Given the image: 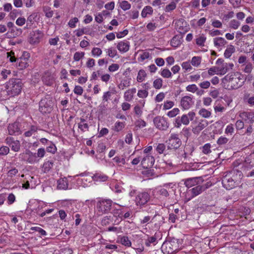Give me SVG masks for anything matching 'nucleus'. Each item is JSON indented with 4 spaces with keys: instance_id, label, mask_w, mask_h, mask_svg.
Segmentation results:
<instances>
[{
    "instance_id": "obj_1",
    "label": "nucleus",
    "mask_w": 254,
    "mask_h": 254,
    "mask_svg": "<svg viewBox=\"0 0 254 254\" xmlns=\"http://www.w3.org/2000/svg\"><path fill=\"white\" fill-rule=\"evenodd\" d=\"M222 178L223 187L226 190H230L238 186L243 178V175L241 171L233 170L225 172Z\"/></svg>"
},
{
    "instance_id": "obj_2",
    "label": "nucleus",
    "mask_w": 254,
    "mask_h": 254,
    "mask_svg": "<svg viewBox=\"0 0 254 254\" xmlns=\"http://www.w3.org/2000/svg\"><path fill=\"white\" fill-rule=\"evenodd\" d=\"M22 86V83L20 79L12 78L7 82L5 88L8 95L13 97L21 92Z\"/></svg>"
},
{
    "instance_id": "obj_3",
    "label": "nucleus",
    "mask_w": 254,
    "mask_h": 254,
    "mask_svg": "<svg viewBox=\"0 0 254 254\" xmlns=\"http://www.w3.org/2000/svg\"><path fill=\"white\" fill-rule=\"evenodd\" d=\"M39 111L43 114L50 113L53 108L54 100L49 95H47L39 102Z\"/></svg>"
},
{
    "instance_id": "obj_4",
    "label": "nucleus",
    "mask_w": 254,
    "mask_h": 254,
    "mask_svg": "<svg viewBox=\"0 0 254 254\" xmlns=\"http://www.w3.org/2000/svg\"><path fill=\"white\" fill-rule=\"evenodd\" d=\"M182 239L172 238L170 240L164 243L163 247H166L168 254H173L182 248Z\"/></svg>"
},
{
    "instance_id": "obj_5",
    "label": "nucleus",
    "mask_w": 254,
    "mask_h": 254,
    "mask_svg": "<svg viewBox=\"0 0 254 254\" xmlns=\"http://www.w3.org/2000/svg\"><path fill=\"white\" fill-rule=\"evenodd\" d=\"M113 201L111 199H102L98 201L97 209L102 214L108 213L112 208Z\"/></svg>"
},
{
    "instance_id": "obj_6",
    "label": "nucleus",
    "mask_w": 254,
    "mask_h": 254,
    "mask_svg": "<svg viewBox=\"0 0 254 254\" xmlns=\"http://www.w3.org/2000/svg\"><path fill=\"white\" fill-rule=\"evenodd\" d=\"M150 195L147 192H138L136 195L135 202L137 206L142 207L144 206L150 200Z\"/></svg>"
},
{
    "instance_id": "obj_7",
    "label": "nucleus",
    "mask_w": 254,
    "mask_h": 254,
    "mask_svg": "<svg viewBox=\"0 0 254 254\" xmlns=\"http://www.w3.org/2000/svg\"><path fill=\"white\" fill-rule=\"evenodd\" d=\"M153 123L156 128L161 130H166L169 127V124L163 117L157 116L153 119Z\"/></svg>"
},
{
    "instance_id": "obj_8",
    "label": "nucleus",
    "mask_w": 254,
    "mask_h": 254,
    "mask_svg": "<svg viewBox=\"0 0 254 254\" xmlns=\"http://www.w3.org/2000/svg\"><path fill=\"white\" fill-rule=\"evenodd\" d=\"M168 148L178 149L182 144V141L179 137V135L175 133L171 134L168 140Z\"/></svg>"
},
{
    "instance_id": "obj_9",
    "label": "nucleus",
    "mask_w": 254,
    "mask_h": 254,
    "mask_svg": "<svg viewBox=\"0 0 254 254\" xmlns=\"http://www.w3.org/2000/svg\"><path fill=\"white\" fill-rule=\"evenodd\" d=\"M43 36V34L41 31H33L30 33L28 41L32 45L38 43Z\"/></svg>"
},
{
    "instance_id": "obj_10",
    "label": "nucleus",
    "mask_w": 254,
    "mask_h": 254,
    "mask_svg": "<svg viewBox=\"0 0 254 254\" xmlns=\"http://www.w3.org/2000/svg\"><path fill=\"white\" fill-rule=\"evenodd\" d=\"M204 180L202 177H193L186 179L185 180V185L186 187L190 188L194 186H197L198 185L202 184Z\"/></svg>"
},
{
    "instance_id": "obj_11",
    "label": "nucleus",
    "mask_w": 254,
    "mask_h": 254,
    "mask_svg": "<svg viewBox=\"0 0 254 254\" xmlns=\"http://www.w3.org/2000/svg\"><path fill=\"white\" fill-rule=\"evenodd\" d=\"M193 103L192 98L189 96H185L181 100V106L184 110L190 109Z\"/></svg>"
},
{
    "instance_id": "obj_12",
    "label": "nucleus",
    "mask_w": 254,
    "mask_h": 254,
    "mask_svg": "<svg viewBox=\"0 0 254 254\" xmlns=\"http://www.w3.org/2000/svg\"><path fill=\"white\" fill-rule=\"evenodd\" d=\"M8 131L10 135H17L21 134V131L20 129L19 123L15 122L9 124L8 127Z\"/></svg>"
},
{
    "instance_id": "obj_13",
    "label": "nucleus",
    "mask_w": 254,
    "mask_h": 254,
    "mask_svg": "<svg viewBox=\"0 0 254 254\" xmlns=\"http://www.w3.org/2000/svg\"><path fill=\"white\" fill-rule=\"evenodd\" d=\"M155 159L152 156L147 155L141 160V164L144 169L151 168L154 164Z\"/></svg>"
},
{
    "instance_id": "obj_14",
    "label": "nucleus",
    "mask_w": 254,
    "mask_h": 254,
    "mask_svg": "<svg viewBox=\"0 0 254 254\" xmlns=\"http://www.w3.org/2000/svg\"><path fill=\"white\" fill-rule=\"evenodd\" d=\"M164 218L158 213H156L152 218L150 222L154 223V227L159 228L164 223Z\"/></svg>"
},
{
    "instance_id": "obj_15",
    "label": "nucleus",
    "mask_w": 254,
    "mask_h": 254,
    "mask_svg": "<svg viewBox=\"0 0 254 254\" xmlns=\"http://www.w3.org/2000/svg\"><path fill=\"white\" fill-rule=\"evenodd\" d=\"M208 125V122L204 120H201L198 124L192 129V131L195 134H198L206 127Z\"/></svg>"
},
{
    "instance_id": "obj_16",
    "label": "nucleus",
    "mask_w": 254,
    "mask_h": 254,
    "mask_svg": "<svg viewBox=\"0 0 254 254\" xmlns=\"http://www.w3.org/2000/svg\"><path fill=\"white\" fill-rule=\"evenodd\" d=\"M236 77L234 78L233 81L231 83V87L233 89H237L241 87L244 83V81H241V74L239 72H237Z\"/></svg>"
},
{
    "instance_id": "obj_17",
    "label": "nucleus",
    "mask_w": 254,
    "mask_h": 254,
    "mask_svg": "<svg viewBox=\"0 0 254 254\" xmlns=\"http://www.w3.org/2000/svg\"><path fill=\"white\" fill-rule=\"evenodd\" d=\"M203 191H204L203 188L201 187V184H200L189 190L188 192L191 193V197L193 198L200 194Z\"/></svg>"
},
{
    "instance_id": "obj_18",
    "label": "nucleus",
    "mask_w": 254,
    "mask_h": 254,
    "mask_svg": "<svg viewBox=\"0 0 254 254\" xmlns=\"http://www.w3.org/2000/svg\"><path fill=\"white\" fill-rule=\"evenodd\" d=\"M57 183V187L59 189L66 190L68 188V180L65 177L58 180Z\"/></svg>"
},
{
    "instance_id": "obj_19",
    "label": "nucleus",
    "mask_w": 254,
    "mask_h": 254,
    "mask_svg": "<svg viewBox=\"0 0 254 254\" xmlns=\"http://www.w3.org/2000/svg\"><path fill=\"white\" fill-rule=\"evenodd\" d=\"M92 179L96 182H105L108 180V177L103 174L97 173L92 176Z\"/></svg>"
},
{
    "instance_id": "obj_20",
    "label": "nucleus",
    "mask_w": 254,
    "mask_h": 254,
    "mask_svg": "<svg viewBox=\"0 0 254 254\" xmlns=\"http://www.w3.org/2000/svg\"><path fill=\"white\" fill-rule=\"evenodd\" d=\"M117 47L121 52L125 53L128 51L129 45L128 42L122 41L118 44Z\"/></svg>"
},
{
    "instance_id": "obj_21",
    "label": "nucleus",
    "mask_w": 254,
    "mask_h": 254,
    "mask_svg": "<svg viewBox=\"0 0 254 254\" xmlns=\"http://www.w3.org/2000/svg\"><path fill=\"white\" fill-rule=\"evenodd\" d=\"M26 154L28 156L27 161L29 163L32 164L38 161L37 159V157L36 153H33L30 150H27L26 152Z\"/></svg>"
},
{
    "instance_id": "obj_22",
    "label": "nucleus",
    "mask_w": 254,
    "mask_h": 254,
    "mask_svg": "<svg viewBox=\"0 0 254 254\" xmlns=\"http://www.w3.org/2000/svg\"><path fill=\"white\" fill-rule=\"evenodd\" d=\"M227 42L222 37H217L214 39V44L216 47H222L225 46Z\"/></svg>"
},
{
    "instance_id": "obj_23",
    "label": "nucleus",
    "mask_w": 254,
    "mask_h": 254,
    "mask_svg": "<svg viewBox=\"0 0 254 254\" xmlns=\"http://www.w3.org/2000/svg\"><path fill=\"white\" fill-rule=\"evenodd\" d=\"M156 233H155V235L151 237L148 236L147 239L145 240V245L147 247L150 246L151 244H153L155 245L156 243H157V240L156 237Z\"/></svg>"
},
{
    "instance_id": "obj_24",
    "label": "nucleus",
    "mask_w": 254,
    "mask_h": 254,
    "mask_svg": "<svg viewBox=\"0 0 254 254\" xmlns=\"http://www.w3.org/2000/svg\"><path fill=\"white\" fill-rule=\"evenodd\" d=\"M235 51V47L233 45H230L225 51L224 55L226 58H229L232 54Z\"/></svg>"
},
{
    "instance_id": "obj_25",
    "label": "nucleus",
    "mask_w": 254,
    "mask_h": 254,
    "mask_svg": "<svg viewBox=\"0 0 254 254\" xmlns=\"http://www.w3.org/2000/svg\"><path fill=\"white\" fill-rule=\"evenodd\" d=\"M54 165L53 161H48L45 162L43 165V171L44 173H46L50 171Z\"/></svg>"
},
{
    "instance_id": "obj_26",
    "label": "nucleus",
    "mask_w": 254,
    "mask_h": 254,
    "mask_svg": "<svg viewBox=\"0 0 254 254\" xmlns=\"http://www.w3.org/2000/svg\"><path fill=\"white\" fill-rule=\"evenodd\" d=\"M38 129V127L36 126L32 125L30 126L29 129L25 132L24 135L26 137H30L36 132Z\"/></svg>"
},
{
    "instance_id": "obj_27",
    "label": "nucleus",
    "mask_w": 254,
    "mask_h": 254,
    "mask_svg": "<svg viewBox=\"0 0 254 254\" xmlns=\"http://www.w3.org/2000/svg\"><path fill=\"white\" fill-rule=\"evenodd\" d=\"M152 13L153 9L152 7L150 6H146L143 8L141 12V16L142 17H146L147 14L151 15Z\"/></svg>"
},
{
    "instance_id": "obj_28",
    "label": "nucleus",
    "mask_w": 254,
    "mask_h": 254,
    "mask_svg": "<svg viewBox=\"0 0 254 254\" xmlns=\"http://www.w3.org/2000/svg\"><path fill=\"white\" fill-rule=\"evenodd\" d=\"M217 68L218 73H217V74L224 75L228 71V64H223V65H221L220 67H217Z\"/></svg>"
},
{
    "instance_id": "obj_29",
    "label": "nucleus",
    "mask_w": 254,
    "mask_h": 254,
    "mask_svg": "<svg viewBox=\"0 0 254 254\" xmlns=\"http://www.w3.org/2000/svg\"><path fill=\"white\" fill-rule=\"evenodd\" d=\"M181 44L179 36L175 35L173 37L171 41V45L172 47H177Z\"/></svg>"
},
{
    "instance_id": "obj_30",
    "label": "nucleus",
    "mask_w": 254,
    "mask_h": 254,
    "mask_svg": "<svg viewBox=\"0 0 254 254\" xmlns=\"http://www.w3.org/2000/svg\"><path fill=\"white\" fill-rule=\"evenodd\" d=\"M147 74L146 72L143 69H140L138 72L137 76V80L138 82H141L143 81L146 77Z\"/></svg>"
},
{
    "instance_id": "obj_31",
    "label": "nucleus",
    "mask_w": 254,
    "mask_h": 254,
    "mask_svg": "<svg viewBox=\"0 0 254 254\" xmlns=\"http://www.w3.org/2000/svg\"><path fill=\"white\" fill-rule=\"evenodd\" d=\"M120 243L125 246L130 247L131 245V241L129 240L128 237L123 236L120 238Z\"/></svg>"
},
{
    "instance_id": "obj_32",
    "label": "nucleus",
    "mask_w": 254,
    "mask_h": 254,
    "mask_svg": "<svg viewBox=\"0 0 254 254\" xmlns=\"http://www.w3.org/2000/svg\"><path fill=\"white\" fill-rule=\"evenodd\" d=\"M80 123H78V128L80 129L82 131H84L85 130L88 129V125L86 123H84L85 120L84 119H80Z\"/></svg>"
},
{
    "instance_id": "obj_33",
    "label": "nucleus",
    "mask_w": 254,
    "mask_h": 254,
    "mask_svg": "<svg viewBox=\"0 0 254 254\" xmlns=\"http://www.w3.org/2000/svg\"><path fill=\"white\" fill-rule=\"evenodd\" d=\"M236 72L229 73L223 78V80L231 83L233 81L234 78L236 77Z\"/></svg>"
},
{
    "instance_id": "obj_34",
    "label": "nucleus",
    "mask_w": 254,
    "mask_h": 254,
    "mask_svg": "<svg viewBox=\"0 0 254 254\" xmlns=\"http://www.w3.org/2000/svg\"><path fill=\"white\" fill-rule=\"evenodd\" d=\"M37 17V14L36 13H34L30 15L27 20V26H31L34 21V19Z\"/></svg>"
},
{
    "instance_id": "obj_35",
    "label": "nucleus",
    "mask_w": 254,
    "mask_h": 254,
    "mask_svg": "<svg viewBox=\"0 0 254 254\" xmlns=\"http://www.w3.org/2000/svg\"><path fill=\"white\" fill-rule=\"evenodd\" d=\"M199 114L203 118H207L211 116V113L210 111L203 108L199 110Z\"/></svg>"
},
{
    "instance_id": "obj_36",
    "label": "nucleus",
    "mask_w": 254,
    "mask_h": 254,
    "mask_svg": "<svg viewBox=\"0 0 254 254\" xmlns=\"http://www.w3.org/2000/svg\"><path fill=\"white\" fill-rule=\"evenodd\" d=\"M11 149L17 152L20 150V143L19 141L16 140L10 146Z\"/></svg>"
},
{
    "instance_id": "obj_37",
    "label": "nucleus",
    "mask_w": 254,
    "mask_h": 254,
    "mask_svg": "<svg viewBox=\"0 0 254 254\" xmlns=\"http://www.w3.org/2000/svg\"><path fill=\"white\" fill-rule=\"evenodd\" d=\"M49 146L46 148V150L48 152L54 154L57 151V147L56 145L52 142H49Z\"/></svg>"
},
{
    "instance_id": "obj_38",
    "label": "nucleus",
    "mask_w": 254,
    "mask_h": 254,
    "mask_svg": "<svg viewBox=\"0 0 254 254\" xmlns=\"http://www.w3.org/2000/svg\"><path fill=\"white\" fill-rule=\"evenodd\" d=\"M129 85V80L128 79H124L118 85V87L121 90H124L125 87H128Z\"/></svg>"
},
{
    "instance_id": "obj_39",
    "label": "nucleus",
    "mask_w": 254,
    "mask_h": 254,
    "mask_svg": "<svg viewBox=\"0 0 254 254\" xmlns=\"http://www.w3.org/2000/svg\"><path fill=\"white\" fill-rule=\"evenodd\" d=\"M176 7V3L174 1L167 5L164 9L165 12H168L174 10Z\"/></svg>"
},
{
    "instance_id": "obj_40",
    "label": "nucleus",
    "mask_w": 254,
    "mask_h": 254,
    "mask_svg": "<svg viewBox=\"0 0 254 254\" xmlns=\"http://www.w3.org/2000/svg\"><path fill=\"white\" fill-rule=\"evenodd\" d=\"M120 6L121 8L124 10H128L131 7L130 4L128 2L127 0H123L122 2H121Z\"/></svg>"
},
{
    "instance_id": "obj_41",
    "label": "nucleus",
    "mask_w": 254,
    "mask_h": 254,
    "mask_svg": "<svg viewBox=\"0 0 254 254\" xmlns=\"http://www.w3.org/2000/svg\"><path fill=\"white\" fill-rule=\"evenodd\" d=\"M201 60L200 57H193L191 59V63L192 65L198 66L200 64Z\"/></svg>"
},
{
    "instance_id": "obj_42",
    "label": "nucleus",
    "mask_w": 254,
    "mask_h": 254,
    "mask_svg": "<svg viewBox=\"0 0 254 254\" xmlns=\"http://www.w3.org/2000/svg\"><path fill=\"white\" fill-rule=\"evenodd\" d=\"M162 79L160 78L155 79L153 82V87L157 89H160L162 86Z\"/></svg>"
},
{
    "instance_id": "obj_43",
    "label": "nucleus",
    "mask_w": 254,
    "mask_h": 254,
    "mask_svg": "<svg viewBox=\"0 0 254 254\" xmlns=\"http://www.w3.org/2000/svg\"><path fill=\"white\" fill-rule=\"evenodd\" d=\"M125 127V124L122 122H118L115 123L114 127V130L119 132L122 130Z\"/></svg>"
},
{
    "instance_id": "obj_44",
    "label": "nucleus",
    "mask_w": 254,
    "mask_h": 254,
    "mask_svg": "<svg viewBox=\"0 0 254 254\" xmlns=\"http://www.w3.org/2000/svg\"><path fill=\"white\" fill-rule=\"evenodd\" d=\"M6 54L7 58H9V61L11 63L15 62L17 60H18V59L15 58L14 53L12 51H11L9 52H7Z\"/></svg>"
},
{
    "instance_id": "obj_45",
    "label": "nucleus",
    "mask_w": 254,
    "mask_h": 254,
    "mask_svg": "<svg viewBox=\"0 0 254 254\" xmlns=\"http://www.w3.org/2000/svg\"><path fill=\"white\" fill-rule=\"evenodd\" d=\"M18 67L19 69H20V70H22V69L26 68L29 65L28 62L23 61L22 60H20L19 59H18Z\"/></svg>"
},
{
    "instance_id": "obj_46",
    "label": "nucleus",
    "mask_w": 254,
    "mask_h": 254,
    "mask_svg": "<svg viewBox=\"0 0 254 254\" xmlns=\"http://www.w3.org/2000/svg\"><path fill=\"white\" fill-rule=\"evenodd\" d=\"M30 230L32 231H35L38 232L39 233V234L43 236H45L47 235L46 232L43 229L41 228L40 227H32L30 228Z\"/></svg>"
},
{
    "instance_id": "obj_47",
    "label": "nucleus",
    "mask_w": 254,
    "mask_h": 254,
    "mask_svg": "<svg viewBox=\"0 0 254 254\" xmlns=\"http://www.w3.org/2000/svg\"><path fill=\"white\" fill-rule=\"evenodd\" d=\"M161 75L164 78H170L172 76V73L168 69L165 68L162 70Z\"/></svg>"
},
{
    "instance_id": "obj_48",
    "label": "nucleus",
    "mask_w": 254,
    "mask_h": 254,
    "mask_svg": "<svg viewBox=\"0 0 254 254\" xmlns=\"http://www.w3.org/2000/svg\"><path fill=\"white\" fill-rule=\"evenodd\" d=\"M240 25V22L235 19L231 20L229 23L230 27L233 28L234 29H237L239 27Z\"/></svg>"
},
{
    "instance_id": "obj_49",
    "label": "nucleus",
    "mask_w": 254,
    "mask_h": 254,
    "mask_svg": "<svg viewBox=\"0 0 254 254\" xmlns=\"http://www.w3.org/2000/svg\"><path fill=\"white\" fill-rule=\"evenodd\" d=\"M205 40L206 38L204 36H200L196 39V43L199 46H203Z\"/></svg>"
},
{
    "instance_id": "obj_50",
    "label": "nucleus",
    "mask_w": 254,
    "mask_h": 254,
    "mask_svg": "<svg viewBox=\"0 0 254 254\" xmlns=\"http://www.w3.org/2000/svg\"><path fill=\"white\" fill-rule=\"evenodd\" d=\"M179 111L180 110L178 108H174L171 111L168 112L167 113V115L168 117L170 118H173L177 115L179 114Z\"/></svg>"
},
{
    "instance_id": "obj_51",
    "label": "nucleus",
    "mask_w": 254,
    "mask_h": 254,
    "mask_svg": "<svg viewBox=\"0 0 254 254\" xmlns=\"http://www.w3.org/2000/svg\"><path fill=\"white\" fill-rule=\"evenodd\" d=\"M211 145L210 143H206L203 146L202 148V152L205 154H207L211 152Z\"/></svg>"
},
{
    "instance_id": "obj_52",
    "label": "nucleus",
    "mask_w": 254,
    "mask_h": 254,
    "mask_svg": "<svg viewBox=\"0 0 254 254\" xmlns=\"http://www.w3.org/2000/svg\"><path fill=\"white\" fill-rule=\"evenodd\" d=\"M84 52H76L74 54L73 59L75 61H79L81 59L83 58L84 56Z\"/></svg>"
},
{
    "instance_id": "obj_53",
    "label": "nucleus",
    "mask_w": 254,
    "mask_h": 254,
    "mask_svg": "<svg viewBox=\"0 0 254 254\" xmlns=\"http://www.w3.org/2000/svg\"><path fill=\"white\" fill-rule=\"evenodd\" d=\"M228 140H229L227 137L221 136L218 139L217 141V143L219 145H224L226 144L228 142Z\"/></svg>"
},
{
    "instance_id": "obj_54",
    "label": "nucleus",
    "mask_w": 254,
    "mask_h": 254,
    "mask_svg": "<svg viewBox=\"0 0 254 254\" xmlns=\"http://www.w3.org/2000/svg\"><path fill=\"white\" fill-rule=\"evenodd\" d=\"M92 55L93 56H100L102 53V51L101 49L99 48H93L91 51Z\"/></svg>"
},
{
    "instance_id": "obj_55",
    "label": "nucleus",
    "mask_w": 254,
    "mask_h": 254,
    "mask_svg": "<svg viewBox=\"0 0 254 254\" xmlns=\"http://www.w3.org/2000/svg\"><path fill=\"white\" fill-rule=\"evenodd\" d=\"M135 125L136 127L138 128H141L146 126V122L143 120L139 119L137 120L135 122Z\"/></svg>"
},
{
    "instance_id": "obj_56",
    "label": "nucleus",
    "mask_w": 254,
    "mask_h": 254,
    "mask_svg": "<svg viewBox=\"0 0 254 254\" xmlns=\"http://www.w3.org/2000/svg\"><path fill=\"white\" fill-rule=\"evenodd\" d=\"M174 105V103L171 101H167L164 102L163 110H166L171 109Z\"/></svg>"
},
{
    "instance_id": "obj_57",
    "label": "nucleus",
    "mask_w": 254,
    "mask_h": 254,
    "mask_svg": "<svg viewBox=\"0 0 254 254\" xmlns=\"http://www.w3.org/2000/svg\"><path fill=\"white\" fill-rule=\"evenodd\" d=\"M148 95V92L146 90H139L138 91L137 95L140 98H146Z\"/></svg>"
},
{
    "instance_id": "obj_58",
    "label": "nucleus",
    "mask_w": 254,
    "mask_h": 254,
    "mask_svg": "<svg viewBox=\"0 0 254 254\" xmlns=\"http://www.w3.org/2000/svg\"><path fill=\"white\" fill-rule=\"evenodd\" d=\"M30 58V54L28 52L24 51L19 60L27 62Z\"/></svg>"
},
{
    "instance_id": "obj_59",
    "label": "nucleus",
    "mask_w": 254,
    "mask_h": 254,
    "mask_svg": "<svg viewBox=\"0 0 254 254\" xmlns=\"http://www.w3.org/2000/svg\"><path fill=\"white\" fill-rule=\"evenodd\" d=\"M73 91L75 94H76L78 95H81L83 93V89L82 87L78 85H76L74 87Z\"/></svg>"
},
{
    "instance_id": "obj_60",
    "label": "nucleus",
    "mask_w": 254,
    "mask_h": 254,
    "mask_svg": "<svg viewBox=\"0 0 254 254\" xmlns=\"http://www.w3.org/2000/svg\"><path fill=\"white\" fill-rule=\"evenodd\" d=\"M117 54L116 50L110 48L108 50V55L111 58H114Z\"/></svg>"
},
{
    "instance_id": "obj_61",
    "label": "nucleus",
    "mask_w": 254,
    "mask_h": 254,
    "mask_svg": "<svg viewBox=\"0 0 254 254\" xmlns=\"http://www.w3.org/2000/svg\"><path fill=\"white\" fill-rule=\"evenodd\" d=\"M186 89L188 91L191 92H195L198 90V88L195 84H191L188 85L186 87Z\"/></svg>"
},
{
    "instance_id": "obj_62",
    "label": "nucleus",
    "mask_w": 254,
    "mask_h": 254,
    "mask_svg": "<svg viewBox=\"0 0 254 254\" xmlns=\"http://www.w3.org/2000/svg\"><path fill=\"white\" fill-rule=\"evenodd\" d=\"M120 66L117 64H112L109 66L108 69L110 72H114L119 69Z\"/></svg>"
},
{
    "instance_id": "obj_63",
    "label": "nucleus",
    "mask_w": 254,
    "mask_h": 254,
    "mask_svg": "<svg viewBox=\"0 0 254 254\" xmlns=\"http://www.w3.org/2000/svg\"><path fill=\"white\" fill-rule=\"evenodd\" d=\"M165 149V145L163 143H159L156 147V151L159 153L162 154L163 153Z\"/></svg>"
},
{
    "instance_id": "obj_64",
    "label": "nucleus",
    "mask_w": 254,
    "mask_h": 254,
    "mask_svg": "<svg viewBox=\"0 0 254 254\" xmlns=\"http://www.w3.org/2000/svg\"><path fill=\"white\" fill-rule=\"evenodd\" d=\"M78 22V18L77 17H74L69 20L68 22V25L71 28H74L76 26V23Z\"/></svg>"
}]
</instances>
